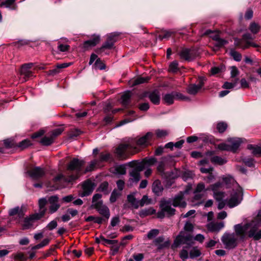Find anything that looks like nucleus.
I'll list each match as a JSON object with an SVG mask.
<instances>
[{
	"instance_id": "f257e3e1",
	"label": "nucleus",
	"mask_w": 261,
	"mask_h": 261,
	"mask_svg": "<svg viewBox=\"0 0 261 261\" xmlns=\"http://www.w3.org/2000/svg\"><path fill=\"white\" fill-rule=\"evenodd\" d=\"M261 226V210L258 212L256 217L250 223L242 226L237 224L234 226L235 233H225L221 241L224 247L227 249L234 248L238 245V238L244 239L247 236L252 238L255 240H258L261 238V229L258 227Z\"/></svg>"
},
{
	"instance_id": "f03ea898",
	"label": "nucleus",
	"mask_w": 261,
	"mask_h": 261,
	"mask_svg": "<svg viewBox=\"0 0 261 261\" xmlns=\"http://www.w3.org/2000/svg\"><path fill=\"white\" fill-rule=\"evenodd\" d=\"M85 162L76 158L73 159L67 166L66 173L67 176L60 174L56 176L54 181L63 180L65 182H70L76 179L81 174L82 167L84 165Z\"/></svg>"
},
{
	"instance_id": "7ed1b4c3",
	"label": "nucleus",
	"mask_w": 261,
	"mask_h": 261,
	"mask_svg": "<svg viewBox=\"0 0 261 261\" xmlns=\"http://www.w3.org/2000/svg\"><path fill=\"white\" fill-rule=\"evenodd\" d=\"M255 39V36L249 33L244 34L241 39L235 38L234 40V44L235 46L245 49L250 46L257 48L260 46L253 42Z\"/></svg>"
},
{
	"instance_id": "20e7f679",
	"label": "nucleus",
	"mask_w": 261,
	"mask_h": 261,
	"mask_svg": "<svg viewBox=\"0 0 261 261\" xmlns=\"http://www.w3.org/2000/svg\"><path fill=\"white\" fill-rule=\"evenodd\" d=\"M171 199H163L160 201V210L157 213L159 218L163 219L165 217H170L175 215L176 210L172 207Z\"/></svg>"
},
{
	"instance_id": "39448f33",
	"label": "nucleus",
	"mask_w": 261,
	"mask_h": 261,
	"mask_svg": "<svg viewBox=\"0 0 261 261\" xmlns=\"http://www.w3.org/2000/svg\"><path fill=\"white\" fill-rule=\"evenodd\" d=\"M243 199V190L241 187L238 186L233 190L230 195V198L227 201L229 207H233L238 205Z\"/></svg>"
},
{
	"instance_id": "423d86ee",
	"label": "nucleus",
	"mask_w": 261,
	"mask_h": 261,
	"mask_svg": "<svg viewBox=\"0 0 261 261\" xmlns=\"http://www.w3.org/2000/svg\"><path fill=\"white\" fill-rule=\"evenodd\" d=\"M128 149H136L130 142L126 144H120L115 149V153L117 158L120 160H126L128 158V154L126 150Z\"/></svg>"
},
{
	"instance_id": "0eeeda50",
	"label": "nucleus",
	"mask_w": 261,
	"mask_h": 261,
	"mask_svg": "<svg viewBox=\"0 0 261 261\" xmlns=\"http://www.w3.org/2000/svg\"><path fill=\"white\" fill-rule=\"evenodd\" d=\"M179 56L181 59L190 61L194 59L198 55L194 49L185 48L181 50Z\"/></svg>"
},
{
	"instance_id": "6e6552de",
	"label": "nucleus",
	"mask_w": 261,
	"mask_h": 261,
	"mask_svg": "<svg viewBox=\"0 0 261 261\" xmlns=\"http://www.w3.org/2000/svg\"><path fill=\"white\" fill-rule=\"evenodd\" d=\"M192 239L191 236L187 233L186 232H181L180 234L176 238L173 246L175 247H177L178 246L184 244H188L189 241H190Z\"/></svg>"
},
{
	"instance_id": "1a4fd4ad",
	"label": "nucleus",
	"mask_w": 261,
	"mask_h": 261,
	"mask_svg": "<svg viewBox=\"0 0 261 261\" xmlns=\"http://www.w3.org/2000/svg\"><path fill=\"white\" fill-rule=\"evenodd\" d=\"M96 210L99 214L108 219L110 216V210L107 206L102 202L96 203L95 205L92 206Z\"/></svg>"
},
{
	"instance_id": "9d476101",
	"label": "nucleus",
	"mask_w": 261,
	"mask_h": 261,
	"mask_svg": "<svg viewBox=\"0 0 261 261\" xmlns=\"http://www.w3.org/2000/svg\"><path fill=\"white\" fill-rule=\"evenodd\" d=\"M204 78L200 77L199 79V83L197 85L191 84L190 85L187 89V91L188 93L191 95L196 94L198 91L202 88L204 85Z\"/></svg>"
},
{
	"instance_id": "9b49d317",
	"label": "nucleus",
	"mask_w": 261,
	"mask_h": 261,
	"mask_svg": "<svg viewBox=\"0 0 261 261\" xmlns=\"http://www.w3.org/2000/svg\"><path fill=\"white\" fill-rule=\"evenodd\" d=\"M94 189V184L90 180L85 181L83 185V192L80 194L81 197L89 195Z\"/></svg>"
},
{
	"instance_id": "f8f14e48",
	"label": "nucleus",
	"mask_w": 261,
	"mask_h": 261,
	"mask_svg": "<svg viewBox=\"0 0 261 261\" xmlns=\"http://www.w3.org/2000/svg\"><path fill=\"white\" fill-rule=\"evenodd\" d=\"M184 194L182 192H180L176 195L172 199V204L174 207L179 206L184 208L186 206L187 203L184 200Z\"/></svg>"
},
{
	"instance_id": "ddd939ff",
	"label": "nucleus",
	"mask_w": 261,
	"mask_h": 261,
	"mask_svg": "<svg viewBox=\"0 0 261 261\" xmlns=\"http://www.w3.org/2000/svg\"><path fill=\"white\" fill-rule=\"evenodd\" d=\"M40 219L38 215L34 214L32 216H30L29 217H27L24 219L21 225L23 229H28L31 228L34 222V221L36 220H38Z\"/></svg>"
},
{
	"instance_id": "4468645a",
	"label": "nucleus",
	"mask_w": 261,
	"mask_h": 261,
	"mask_svg": "<svg viewBox=\"0 0 261 261\" xmlns=\"http://www.w3.org/2000/svg\"><path fill=\"white\" fill-rule=\"evenodd\" d=\"M29 175L34 179H38L45 175V170L43 168L36 167L28 171Z\"/></svg>"
},
{
	"instance_id": "2eb2a0df",
	"label": "nucleus",
	"mask_w": 261,
	"mask_h": 261,
	"mask_svg": "<svg viewBox=\"0 0 261 261\" xmlns=\"http://www.w3.org/2000/svg\"><path fill=\"white\" fill-rule=\"evenodd\" d=\"M33 64L30 63L25 64L21 66V68L20 70V74L24 76V81H26L28 78L33 76V73L30 70V69L33 67Z\"/></svg>"
},
{
	"instance_id": "dca6fc26",
	"label": "nucleus",
	"mask_w": 261,
	"mask_h": 261,
	"mask_svg": "<svg viewBox=\"0 0 261 261\" xmlns=\"http://www.w3.org/2000/svg\"><path fill=\"white\" fill-rule=\"evenodd\" d=\"M59 198L57 196H53L48 198V202L50 204L49 210L50 213L56 212L60 206L58 203Z\"/></svg>"
},
{
	"instance_id": "f3484780",
	"label": "nucleus",
	"mask_w": 261,
	"mask_h": 261,
	"mask_svg": "<svg viewBox=\"0 0 261 261\" xmlns=\"http://www.w3.org/2000/svg\"><path fill=\"white\" fill-rule=\"evenodd\" d=\"M224 227L223 222H211L206 225L207 229L211 232H218Z\"/></svg>"
},
{
	"instance_id": "a211bd4d",
	"label": "nucleus",
	"mask_w": 261,
	"mask_h": 261,
	"mask_svg": "<svg viewBox=\"0 0 261 261\" xmlns=\"http://www.w3.org/2000/svg\"><path fill=\"white\" fill-rule=\"evenodd\" d=\"M110 171L113 174L119 176L126 174V168L124 165H115L111 168Z\"/></svg>"
},
{
	"instance_id": "6ab92c4d",
	"label": "nucleus",
	"mask_w": 261,
	"mask_h": 261,
	"mask_svg": "<svg viewBox=\"0 0 261 261\" xmlns=\"http://www.w3.org/2000/svg\"><path fill=\"white\" fill-rule=\"evenodd\" d=\"M9 214L10 216L18 218L19 219L23 218L24 213L21 207L16 206L9 211Z\"/></svg>"
},
{
	"instance_id": "aec40b11",
	"label": "nucleus",
	"mask_w": 261,
	"mask_h": 261,
	"mask_svg": "<svg viewBox=\"0 0 261 261\" xmlns=\"http://www.w3.org/2000/svg\"><path fill=\"white\" fill-rule=\"evenodd\" d=\"M100 41L99 35H94L93 39L86 41L83 44V48L87 50L89 47L95 46Z\"/></svg>"
},
{
	"instance_id": "412c9836",
	"label": "nucleus",
	"mask_w": 261,
	"mask_h": 261,
	"mask_svg": "<svg viewBox=\"0 0 261 261\" xmlns=\"http://www.w3.org/2000/svg\"><path fill=\"white\" fill-rule=\"evenodd\" d=\"M153 134L152 133L148 132L145 136L137 140V144L139 146H147Z\"/></svg>"
},
{
	"instance_id": "4be33fe9",
	"label": "nucleus",
	"mask_w": 261,
	"mask_h": 261,
	"mask_svg": "<svg viewBox=\"0 0 261 261\" xmlns=\"http://www.w3.org/2000/svg\"><path fill=\"white\" fill-rule=\"evenodd\" d=\"M227 141L230 145L231 151L233 152H235L238 149L242 143L240 138H230L228 139Z\"/></svg>"
},
{
	"instance_id": "5701e85b",
	"label": "nucleus",
	"mask_w": 261,
	"mask_h": 261,
	"mask_svg": "<svg viewBox=\"0 0 261 261\" xmlns=\"http://www.w3.org/2000/svg\"><path fill=\"white\" fill-rule=\"evenodd\" d=\"M152 191L158 196L161 194L163 190V187L162 185L161 182L159 180H155L152 184Z\"/></svg>"
},
{
	"instance_id": "b1692460",
	"label": "nucleus",
	"mask_w": 261,
	"mask_h": 261,
	"mask_svg": "<svg viewBox=\"0 0 261 261\" xmlns=\"http://www.w3.org/2000/svg\"><path fill=\"white\" fill-rule=\"evenodd\" d=\"M6 7L11 10H16L17 6L15 3V0H6L2 2L0 4V7Z\"/></svg>"
},
{
	"instance_id": "393cba45",
	"label": "nucleus",
	"mask_w": 261,
	"mask_h": 261,
	"mask_svg": "<svg viewBox=\"0 0 261 261\" xmlns=\"http://www.w3.org/2000/svg\"><path fill=\"white\" fill-rule=\"evenodd\" d=\"M128 165L129 166L134 167V169L137 170V171L139 173L144 170L146 166L144 161L142 162L139 163H137L136 161L131 162L128 163Z\"/></svg>"
},
{
	"instance_id": "a878e982",
	"label": "nucleus",
	"mask_w": 261,
	"mask_h": 261,
	"mask_svg": "<svg viewBox=\"0 0 261 261\" xmlns=\"http://www.w3.org/2000/svg\"><path fill=\"white\" fill-rule=\"evenodd\" d=\"M47 200L45 198H41L39 200V213L36 214L38 215V216H39L40 218L45 214L46 211L45 206Z\"/></svg>"
},
{
	"instance_id": "bb28decb",
	"label": "nucleus",
	"mask_w": 261,
	"mask_h": 261,
	"mask_svg": "<svg viewBox=\"0 0 261 261\" xmlns=\"http://www.w3.org/2000/svg\"><path fill=\"white\" fill-rule=\"evenodd\" d=\"M150 101L154 105H159L160 101V95L158 91L151 92L149 96Z\"/></svg>"
},
{
	"instance_id": "cd10ccee",
	"label": "nucleus",
	"mask_w": 261,
	"mask_h": 261,
	"mask_svg": "<svg viewBox=\"0 0 261 261\" xmlns=\"http://www.w3.org/2000/svg\"><path fill=\"white\" fill-rule=\"evenodd\" d=\"M129 181H132L133 182H137L140 179V173L137 171V170H134L133 169L129 172Z\"/></svg>"
},
{
	"instance_id": "c85d7f7f",
	"label": "nucleus",
	"mask_w": 261,
	"mask_h": 261,
	"mask_svg": "<svg viewBox=\"0 0 261 261\" xmlns=\"http://www.w3.org/2000/svg\"><path fill=\"white\" fill-rule=\"evenodd\" d=\"M149 78L148 77H138L137 79L132 80L129 82V85L131 86H135L137 85L143 84L148 81Z\"/></svg>"
},
{
	"instance_id": "c756f323",
	"label": "nucleus",
	"mask_w": 261,
	"mask_h": 261,
	"mask_svg": "<svg viewBox=\"0 0 261 261\" xmlns=\"http://www.w3.org/2000/svg\"><path fill=\"white\" fill-rule=\"evenodd\" d=\"M63 42H68L69 40L67 38L62 39L58 42V48L61 52H65L68 51L70 49V46L69 45L63 44Z\"/></svg>"
},
{
	"instance_id": "7c9ffc66",
	"label": "nucleus",
	"mask_w": 261,
	"mask_h": 261,
	"mask_svg": "<svg viewBox=\"0 0 261 261\" xmlns=\"http://www.w3.org/2000/svg\"><path fill=\"white\" fill-rule=\"evenodd\" d=\"M132 96V93L130 91L125 92L121 96V103L124 107H126L129 103V100Z\"/></svg>"
},
{
	"instance_id": "2f4dec72",
	"label": "nucleus",
	"mask_w": 261,
	"mask_h": 261,
	"mask_svg": "<svg viewBox=\"0 0 261 261\" xmlns=\"http://www.w3.org/2000/svg\"><path fill=\"white\" fill-rule=\"evenodd\" d=\"M174 99V92H172L171 93L165 94L163 98V100L164 101V102L168 105H170L173 103Z\"/></svg>"
},
{
	"instance_id": "473e14b6",
	"label": "nucleus",
	"mask_w": 261,
	"mask_h": 261,
	"mask_svg": "<svg viewBox=\"0 0 261 261\" xmlns=\"http://www.w3.org/2000/svg\"><path fill=\"white\" fill-rule=\"evenodd\" d=\"M247 148L252 150V153L255 156H259L261 155V147L257 145H248Z\"/></svg>"
},
{
	"instance_id": "72a5a7b5",
	"label": "nucleus",
	"mask_w": 261,
	"mask_h": 261,
	"mask_svg": "<svg viewBox=\"0 0 261 261\" xmlns=\"http://www.w3.org/2000/svg\"><path fill=\"white\" fill-rule=\"evenodd\" d=\"M155 213V210L152 207L142 210L139 212V215L141 217H145L147 216L151 215Z\"/></svg>"
},
{
	"instance_id": "f704fd0d",
	"label": "nucleus",
	"mask_w": 261,
	"mask_h": 261,
	"mask_svg": "<svg viewBox=\"0 0 261 261\" xmlns=\"http://www.w3.org/2000/svg\"><path fill=\"white\" fill-rule=\"evenodd\" d=\"M260 25L254 22H251L249 26V30L253 35L258 33L260 31Z\"/></svg>"
},
{
	"instance_id": "c9c22d12",
	"label": "nucleus",
	"mask_w": 261,
	"mask_h": 261,
	"mask_svg": "<svg viewBox=\"0 0 261 261\" xmlns=\"http://www.w3.org/2000/svg\"><path fill=\"white\" fill-rule=\"evenodd\" d=\"M127 200L135 208L137 209L139 207V200H137L134 195H128Z\"/></svg>"
},
{
	"instance_id": "e433bc0d",
	"label": "nucleus",
	"mask_w": 261,
	"mask_h": 261,
	"mask_svg": "<svg viewBox=\"0 0 261 261\" xmlns=\"http://www.w3.org/2000/svg\"><path fill=\"white\" fill-rule=\"evenodd\" d=\"M54 140L51 135L49 137L45 136L41 140L40 143L45 146H49L54 142Z\"/></svg>"
},
{
	"instance_id": "4c0bfd02",
	"label": "nucleus",
	"mask_w": 261,
	"mask_h": 261,
	"mask_svg": "<svg viewBox=\"0 0 261 261\" xmlns=\"http://www.w3.org/2000/svg\"><path fill=\"white\" fill-rule=\"evenodd\" d=\"M214 40L216 41L215 46L217 47H221L228 43L226 40L220 38L217 36L214 37Z\"/></svg>"
},
{
	"instance_id": "58836bf2",
	"label": "nucleus",
	"mask_w": 261,
	"mask_h": 261,
	"mask_svg": "<svg viewBox=\"0 0 261 261\" xmlns=\"http://www.w3.org/2000/svg\"><path fill=\"white\" fill-rule=\"evenodd\" d=\"M152 203V200L149 198L147 195H144L139 200V206H143L144 205H148Z\"/></svg>"
},
{
	"instance_id": "ea45409f",
	"label": "nucleus",
	"mask_w": 261,
	"mask_h": 261,
	"mask_svg": "<svg viewBox=\"0 0 261 261\" xmlns=\"http://www.w3.org/2000/svg\"><path fill=\"white\" fill-rule=\"evenodd\" d=\"M114 43L107 39V41L102 45V46L97 50V53L101 52L105 48L111 49L113 47Z\"/></svg>"
},
{
	"instance_id": "a19ab883",
	"label": "nucleus",
	"mask_w": 261,
	"mask_h": 261,
	"mask_svg": "<svg viewBox=\"0 0 261 261\" xmlns=\"http://www.w3.org/2000/svg\"><path fill=\"white\" fill-rule=\"evenodd\" d=\"M211 161L213 163L217 164L219 165H223L226 162L225 160L219 156H213L211 159Z\"/></svg>"
},
{
	"instance_id": "79ce46f5",
	"label": "nucleus",
	"mask_w": 261,
	"mask_h": 261,
	"mask_svg": "<svg viewBox=\"0 0 261 261\" xmlns=\"http://www.w3.org/2000/svg\"><path fill=\"white\" fill-rule=\"evenodd\" d=\"M230 55L236 61H240L242 59L241 54L234 49H231L230 50Z\"/></svg>"
},
{
	"instance_id": "37998d69",
	"label": "nucleus",
	"mask_w": 261,
	"mask_h": 261,
	"mask_svg": "<svg viewBox=\"0 0 261 261\" xmlns=\"http://www.w3.org/2000/svg\"><path fill=\"white\" fill-rule=\"evenodd\" d=\"M71 63H62L57 65V68L50 71V74H55L59 72V69L68 67Z\"/></svg>"
},
{
	"instance_id": "c03bdc74",
	"label": "nucleus",
	"mask_w": 261,
	"mask_h": 261,
	"mask_svg": "<svg viewBox=\"0 0 261 261\" xmlns=\"http://www.w3.org/2000/svg\"><path fill=\"white\" fill-rule=\"evenodd\" d=\"M86 221L90 222L93 221L95 223L98 224H101L103 221V219L99 217H95L93 216L88 217L86 219Z\"/></svg>"
},
{
	"instance_id": "a18cd8bd",
	"label": "nucleus",
	"mask_w": 261,
	"mask_h": 261,
	"mask_svg": "<svg viewBox=\"0 0 261 261\" xmlns=\"http://www.w3.org/2000/svg\"><path fill=\"white\" fill-rule=\"evenodd\" d=\"M109 184L107 181L102 182L98 188V190L100 192H103L105 194H107L109 193L108 190Z\"/></svg>"
},
{
	"instance_id": "49530a36",
	"label": "nucleus",
	"mask_w": 261,
	"mask_h": 261,
	"mask_svg": "<svg viewBox=\"0 0 261 261\" xmlns=\"http://www.w3.org/2000/svg\"><path fill=\"white\" fill-rule=\"evenodd\" d=\"M100 238L101 240V241H102V244L104 245H106L108 244L114 245V244L118 243V241H117V240L107 239H105L102 236H100Z\"/></svg>"
},
{
	"instance_id": "de8ad7c7",
	"label": "nucleus",
	"mask_w": 261,
	"mask_h": 261,
	"mask_svg": "<svg viewBox=\"0 0 261 261\" xmlns=\"http://www.w3.org/2000/svg\"><path fill=\"white\" fill-rule=\"evenodd\" d=\"M214 192V197L217 201H222L223 200V198L225 196L224 193L223 192H219V191H215Z\"/></svg>"
},
{
	"instance_id": "09e8293b",
	"label": "nucleus",
	"mask_w": 261,
	"mask_h": 261,
	"mask_svg": "<svg viewBox=\"0 0 261 261\" xmlns=\"http://www.w3.org/2000/svg\"><path fill=\"white\" fill-rule=\"evenodd\" d=\"M227 127V124L223 122H220L217 123V129L219 133H223Z\"/></svg>"
},
{
	"instance_id": "8fccbe9b",
	"label": "nucleus",
	"mask_w": 261,
	"mask_h": 261,
	"mask_svg": "<svg viewBox=\"0 0 261 261\" xmlns=\"http://www.w3.org/2000/svg\"><path fill=\"white\" fill-rule=\"evenodd\" d=\"M32 144L30 140L25 139L21 142H19L18 146L21 148L22 149H25L29 146L31 145Z\"/></svg>"
},
{
	"instance_id": "3c124183",
	"label": "nucleus",
	"mask_w": 261,
	"mask_h": 261,
	"mask_svg": "<svg viewBox=\"0 0 261 261\" xmlns=\"http://www.w3.org/2000/svg\"><path fill=\"white\" fill-rule=\"evenodd\" d=\"M121 195L120 192L116 190H114L111 195L110 200L111 202H114L116 201L118 197Z\"/></svg>"
},
{
	"instance_id": "603ef678",
	"label": "nucleus",
	"mask_w": 261,
	"mask_h": 261,
	"mask_svg": "<svg viewBox=\"0 0 261 261\" xmlns=\"http://www.w3.org/2000/svg\"><path fill=\"white\" fill-rule=\"evenodd\" d=\"M111 158V155L108 152H101L100 154V161L101 162L108 161Z\"/></svg>"
},
{
	"instance_id": "864d4df0",
	"label": "nucleus",
	"mask_w": 261,
	"mask_h": 261,
	"mask_svg": "<svg viewBox=\"0 0 261 261\" xmlns=\"http://www.w3.org/2000/svg\"><path fill=\"white\" fill-rule=\"evenodd\" d=\"M101 196V195L100 194H95L93 195L92 201V206L95 205L96 203L102 202V201L100 199Z\"/></svg>"
},
{
	"instance_id": "5fc2aeb1",
	"label": "nucleus",
	"mask_w": 261,
	"mask_h": 261,
	"mask_svg": "<svg viewBox=\"0 0 261 261\" xmlns=\"http://www.w3.org/2000/svg\"><path fill=\"white\" fill-rule=\"evenodd\" d=\"M175 99L189 101L190 98L182 94L174 92Z\"/></svg>"
},
{
	"instance_id": "6e6d98bb",
	"label": "nucleus",
	"mask_w": 261,
	"mask_h": 261,
	"mask_svg": "<svg viewBox=\"0 0 261 261\" xmlns=\"http://www.w3.org/2000/svg\"><path fill=\"white\" fill-rule=\"evenodd\" d=\"M155 134L158 138H163L168 135V132L166 130L156 129Z\"/></svg>"
},
{
	"instance_id": "4d7b16f0",
	"label": "nucleus",
	"mask_w": 261,
	"mask_h": 261,
	"mask_svg": "<svg viewBox=\"0 0 261 261\" xmlns=\"http://www.w3.org/2000/svg\"><path fill=\"white\" fill-rule=\"evenodd\" d=\"M200 254V251L197 248H193L190 252V256L192 258L199 256Z\"/></svg>"
},
{
	"instance_id": "13d9d810",
	"label": "nucleus",
	"mask_w": 261,
	"mask_h": 261,
	"mask_svg": "<svg viewBox=\"0 0 261 261\" xmlns=\"http://www.w3.org/2000/svg\"><path fill=\"white\" fill-rule=\"evenodd\" d=\"M82 132L79 129H75L71 130L69 134V138L70 139H74L81 134Z\"/></svg>"
},
{
	"instance_id": "bf43d9fd",
	"label": "nucleus",
	"mask_w": 261,
	"mask_h": 261,
	"mask_svg": "<svg viewBox=\"0 0 261 261\" xmlns=\"http://www.w3.org/2000/svg\"><path fill=\"white\" fill-rule=\"evenodd\" d=\"M159 233V230L156 229H153L149 231L147 234V238L151 239L156 237Z\"/></svg>"
},
{
	"instance_id": "052dcab7",
	"label": "nucleus",
	"mask_w": 261,
	"mask_h": 261,
	"mask_svg": "<svg viewBox=\"0 0 261 261\" xmlns=\"http://www.w3.org/2000/svg\"><path fill=\"white\" fill-rule=\"evenodd\" d=\"M63 129L62 128H58L54 129L51 132V134L50 135L55 139L56 137L61 135V133L63 132Z\"/></svg>"
},
{
	"instance_id": "680f3d73",
	"label": "nucleus",
	"mask_w": 261,
	"mask_h": 261,
	"mask_svg": "<svg viewBox=\"0 0 261 261\" xmlns=\"http://www.w3.org/2000/svg\"><path fill=\"white\" fill-rule=\"evenodd\" d=\"M218 148L222 150L231 151L229 143L228 144L221 143L218 145Z\"/></svg>"
},
{
	"instance_id": "e2e57ef3",
	"label": "nucleus",
	"mask_w": 261,
	"mask_h": 261,
	"mask_svg": "<svg viewBox=\"0 0 261 261\" xmlns=\"http://www.w3.org/2000/svg\"><path fill=\"white\" fill-rule=\"evenodd\" d=\"M95 66L100 69L103 70L106 68L105 64L100 60V59H97L95 63Z\"/></svg>"
},
{
	"instance_id": "0e129e2a",
	"label": "nucleus",
	"mask_w": 261,
	"mask_h": 261,
	"mask_svg": "<svg viewBox=\"0 0 261 261\" xmlns=\"http://www.w3.org/2000/svg\"><path fill=\"white\" fill-rule=\"evenodd\" d=\"M178 70V63L176 61L172 62L169 65V70L172 72H175Z\"/></svg>"
},
{
	"instance_id": "69168bd1",
	"label": "nucleus",
	"mask_w": 261,
	"mask_h": 261,
	"mask_svg": "<svg viewBox=\"0 0 261 261\" xmlns=\"http://www.w3.org/2000/svg\"><path fill=\"white\" fill-rule=\"evenodd\" d=\"M205 189V185L203 183H199L194 191V193H199L203 191Z\"/></svg>"
},
{
	"instance_id": "338daca9",
	"label": "nucleus",
	"mask_w": 261,
	"mask_h": 261,
	"mask_svg": "<svg viewBox=\"0 0 261 261\" xmlns=\"http://www.w3.org/2000/svg\"><path fill=\"white\" fill-rule=\"evenodd\" d=\"M97 161L96 160H93V161L91 162L89 166H88L86 168L85 172L92 171L94 169V167L97 164Z\"/></svg>"
},
{
	"instance_id": "774afa93",
	"label": "nucleus",
	"mask_w": 261,
	"mask_h": 261,
	"mask_svg": "<svg viewBox=\"0 0 261 261\" xmlns=\"http://www.w3.org/2000/svg\"><path fill=\"white\" fill-rule=\"evenodd\" d=\"M221 186H222V184L220 183V182H218L215 183V184L211 185L210 187H211V189L213 192H215V191L217 192V191H218V189L221 187Z\"/></svg>"
}]
</instances>
